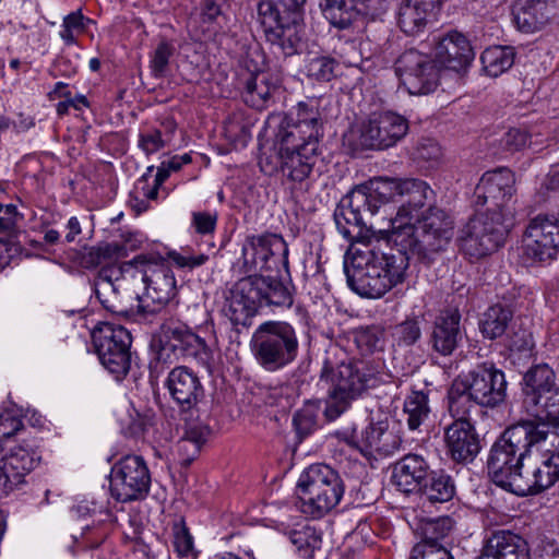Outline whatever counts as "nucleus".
Masks as SVG:
<instances>
[{"mask_svg": "<svg viewBox=\"0 0 559 559\" xmlns=\"http://www.w3.org/2000/svg\"><path fill=\"white\" fill-rule=\"evenodd\" d=\"M241 252L245 266L278 274L247 275L228 290L222 313L237 332L239 326L249 328L262 308H292L296 293L290 280L288 243L281 234L265 230L247 235Z\"/></svg>", "mask_w": 559, "mask_h": 559, "instance_id": "f257e3e1", "label": "nucleus"}, {"mask_svg": "<svg viewBox=\"0 0 559 559\" xmlns=\"http://www.w3.org/2000/svg\"><path fill=\"white\" fill-rule=\"evenodd\" d=\"M393 229L364 245L348 248L344 257V272L350 290L362 298L380 299L407 280L408 247L393 241Z\"/></svg>", "mask_w": 559, "mask_h": 559, "instance_id": "f03ea898", "label": "nucleus"}, {"mask_svg": "<svg viewBox=\"0 0 559 559\" xmlns=\"http://www.w3.org/2000/svg\"><path fill=\"white\" fill-rule=\"evenodd\" d=\"M386 191L371 178L353 187L336 204L333 219L349 248H357V243L362 248L385 230L377 228L371 218L383 212L379 198H384Z\"/></svg>", "mask_w": 559, "mask_h": 559, "instance_id": "7ed1b4c3", "label": "nucleus"}, {"mask_svg": "<svg viewBox=\"0 0 559 559\" xmlns=\"http://www.w3.org/2000/svg\"><path fill=\"white\" fill-rule=\"evenodd\" d=\"M454 235V222L441 207L429 205L412 223H402L393 229V241L408 247L417 261L431 266L444 251Z\"/></svg>", "mask_w": 559, "mask_h": 559, "instance_id": "20e7f679", "label": "nucleus"}, {"mask_svg": "<svg viewBox=\"0 0 559 559\" xmlns=\"http://www.w3.org/2000/svg\"><path fill=\"white\" fill-rule=\"evenodd\" d=\"M508 381L492 361L477 364L452 381L448 390L449 412L469 414L475 405L497 408L507 401Z\"/></svg>", "mask_w": 559, "mask_h": 559, "instance_id": "39448f33", "label": "nucleus"}, {"mask_svg": "<svg viewBox=\"0 0 559 559\" xmlns=\"http://www.w3.org/2000/svg\"><path fill=\"white\" fill-rule=\"evenodd\" d=\"M307 0H260L258 20L265 40L276 46L285 59L300 55L304 46Z\"/></svg>", "mask_w": 559, "mask_h": 559, "instance_id": "423d86ee", "label": "nucleus"}, {"mask_svg": "<svg viewBox=\"0 0 559 559\" xmlns=\"http://www.w3.org/2000/svg\"><path fill=\"white\" fill-rule=\"evenodd\" d=\"M250 346L262 370L278 372L295 364L300 356L302 332L288 321L267 320L254 330Z\"/></svg>", "mask_w": 559, "mask_h": 559, "instance_id": "0eeeda50", "label": "nucleus"}, {"mask_svg": "<svg viewBox=\"0 0 559 559\" xmlns=\"http://www.w3.org/2000/svg\"><path fill=\"white\" fill-rule=\"evenodd\" d=\"M547 437L545 426L535 420H520L506 428L489 450L487 469L491 481L499 487L520 456L530 457Z\"/></svg>", "mask_w": 559, "mask_h": 559, "instance_id": "6e6552de", "label": "nucleus"}, {"mask_svg": "<svg viewBox=\"0 0 559 559\" xmlns=\"http://www.w3.org/2000/svg\"><path fill=\"white\" fill-rule=\"evenodd\" d=\"M319 381L342 403L354 402L383 382L379 364L355 358L341 362L325 358Z\"/></svg>", "mask_w": 559, "mask_h": 559, "instance_id": "1a4fd4ad", "label": "nucleus"}, {"mask_svg": "<svg viewBox=\"0 0 559 559\" xmlns=\"http://www.w3.org/2000/svg\"><path fill=\"white\" fill-rule=\"evenodd\" d=\"M344 481L337 471L324 463L312 464L299 476L296 493L300 509L313 519L332 511L343 498Z\"/></svg>", "mask_w": 559, "mask_h": 559, "instance_id": "9d476101", "label": "nucleus"}, {"mask_svg": "<svg viewBox=\"0 0 559 559\" xmlns=\"http://www.w3.org/2000/svg\"><path fill=\"white\" fill-rule=\"evenodd\" d=\"M513 221L514 216L475 209V214L460 231V250L476 260L498 251L504 246Z\"/></svg>", "mask_w": 559, "mask_h": 559, "instance_id": "9b49d317", "label": "nucleus"}, {"mask_svg": "<svg viewBox=\"0 0 559 559\" xmlns=\"http://www.w3.org/2000/svg\"><path fill=\"white\" fill-rule=\"evenodd\" d=\"M522 405L533 415L539 425L551 424L559 436V384L556 373L547 364H537L528 368L520 382Z\"/></svg>", "mask_w": 559, "mask_h": 559, "instance_id": "f8f14e48", "label": "nucleus"}, {"mask_svg": "<svg viewBox=\"0 0 559 559\" xmlns=\"http://www.w3.org/2000/svg\"><path fill=\"white\" fill-rule=\"evenodd\" d=\"M150 348L155 355L150 362L151 373L159 364L169 367L180 358L205 360L211 355L205 338L187 324L173 321L159 325L158 331L152 335Z\"/></svg>", "mask_w": 559, "mask_h": 559, "instance_id": "ddd939ff", "label": "nucleus"}, {"mask_svg": "<svg viewBox=\"0 0 559 559\" xmlns=\"http://www.w3.org/2000/svg\"><path fill=\"white\" fill-rule=\"evenodd\" d=\"M237 86L243 102L257 110L274 105L285 91L281 76L264 70L249 52L238 61Z\"/></svg>", "mask_w": 559, "mask_h": 559, "instance_id": "4468645a", "label": "nucleus"}, {"mask_svg": "<svg viewBox=\"0 0 559 559\" xmlns=\"http://www.w3.org/2000/svg\"><path fill=\"white\" fill-rule=\"evenodd\" d=\"M323 136L324 121L314 99L299 102L285 112L275 133V139L285 144H298L312 152L321 151Z\"/></svg>", "mask_w": 559, "mask_h": 559, "instance_id": "2eb2a0df", "label": "nucleus"}, {"mask_svg": "<svg viewBox=\"0 0 559 559\" xmlns=\"http://www.w3.org/2000/svg\"><path fill=\"white\" fill-rule=\"evenodd\" d=\"M373 182L384 186L388 190L384 198H379L383 213L388 209L396 210L395 218H390V229L397 228L396 223H412L417 215L425 211L428 185L420 179H395L389 177H373Z\"/></svg>", "mask_w": 559, "mask_h": 559, "instance_id": "dca6fc26", "label": "nucleus"}, {"mask_svg": "<svg viewBox=\"0 0 559 559\" xmlns=\"http://www.w3.org/2000/svg\"><path fill=\"white\" fill-rule=\"evenodd\" d=\"M394 69L402 85L411 95L433 93L442 75L433 53H425L416 48L405 49L396 58Z\"/></svg>", "mask_w": 559, "mask_h": 559, "instance_id": "f3484780", "label": "nucleus"}, {"mask_svg": "<svg viewBox=\"0 0 559 559\" xmlns=\"http://www.w3.org/2000/svg\"><path fill=\"white\" fill-rule=\"evenodd\" d=\"M515 175L507 167L487 170L474 189L472 205L475 209L514 216Z\"/></svg>", "mask_w": 559, "mask_h": 559, "instance_id": "a211bd4d", "label": "nucleus"}, {"mask_svg": "<svg viewBox=\"0 0 559 559\" xmlns=\"http://www.w3.org/2000/svg\"><path fill=\"white\" fill-rule=\"evenodd\" d=\"M151 487V473L145 460L128 454L118 460L110 471V492L120 502L146 498Z\"/></svg>", "mask_w": 559, "mask_h": 559, "instance_id": "6ab92c4d", "label": "nucleus"}, {"mask_svg": "<svg viewBox=\"0 0 559 559\" xmlns=\"http://www.w3.org/2000/svg\"><path fill=\"white\" fill-rule=\"evenodd\" d=\"M409 131V121L392 110L371 112L361 123L360 143L365 148L384 151L394 147Z\"/></svg>", "mask_w": 559, "mask_h": 559, "instance_id": "aec40b11", "label": "nucleus"}, {"mask_svg": "<svg viewBox=\"0 0 559 559\" xmlns=\"http://www.w3.org/2000/svg\"><path fill=\"white\" fill-rule=\"evenodd\" d=\"M164 388L185 420L192 418L199 412V405L205 400L201 377L188 366H175L168 372Z\"/></svg>", "mask_w": 559, "mask_h": 559, "instance_id": "412c9836", "label": "nucleus"}, {"mask_svg": "<svg viewBox=\"0 0 559 559\" xmlns=\"http://www.w3.org/2000/svg\"><path fill=\"white\" fill-rule=\"evenodd\" d=\"M318 5L332 27L345 31L360 19H379L388 11L389 0H319Z\"/></svg>", "mask_w": 559, "mask_h": 559, "instance_id": "4be33fe9", "label": "nucleus"}, {"mask_svg": "<svg viewBox=\"0 0 559 559\" xmlns=\"http://www.w3.org/2000/svg\"><path fill=\"white\" fill-rule=\"evenodd\" d=\"M450 414L453 420L443 431L445 454L455 464L466 466L475 461L481 450L480 436L469 414Z\"/></svg>", "mask_w": 559, "mask_h": 559, "instance_id": "5701e85b", "label": "nucleus"}, {"mask_svg": "<svg viewBox=\"0 0 559 559\" xmlns=\"http://www.w3.org/2000/svg\"><path fill=\"white\" fill-rule=\"evenodd\" d=\"M522 241L527 260L539 263L555 260L559 253V222L537 215L530 221Z\"/></svg>", "mask_w": 559, "mask_h": 559, "instance_id": "b1692460", "label": "nucleus"}, {"mask_svg": "<svg viewBox=\"0 0 559 559\" xmlns=\"http://www.w3.org/2000/svg\"><path fill=\"white\" fill-rule=\"evenodd\" d=\"M134 267H142L143 282L147 298L169 304L177 295L175 274L167 260L162 255L139 254L130 262Z\"/></svg>", "mask_w": 559, "mask_h": 559, "instance_id": "393cba45", "label": "nucleus"}, {"mask_svg": "<svg viewBox=\"0 0 559 559\" xmlns=\"http://www.w3.org/2000/svg\"><path fill=\"white\" fill-rule=\"evenodd\" d=\"M455 520L450 515L420 516L416 519L414 535L418 542L412 547L409 557L453 550L451 534Z\"/></svg>", "mask_w": 559, "mask_h": 559, "instance_id": "a878e982", "label": "nucleus"}, {"mask_svg": "<svg viewBox=\"0 0 559 559\" xmlns=\"http://www.w3.org/2000/svg\"><path fill=\"white\" fill-rule=\"evenodd\" d=\"M464 336L465 330L460 310L444 308L431 321L427 332V345L433 353L449 357L462 346Z\"/></svg>", "mask_w": 559, "mask_h": 559, "instance_id": "bb28decb", "label": "nucleus"}, {"mask_svg": "<svg viewBox=\"0 0 559 559\" xmlns=\"http://www.w3.org/2000/svg\"><path fill=\"white\" fill-rule=\"evenodd\" d=\"M433 56L442 73L453 72L463 75L475 59V51L464 34L450 31L437 41Z\"/></svg>", "mask_w": 559, "mask_h": 559, "instance_id": "cd10ccee", "label": "nucleus"}, {"mask_svg": "<svg viewBox=\"0 0 559 559\" xmlns=\"http://www.w3.org/2000/svg\"><path fill=\"white\" fill-rule=\"evenodd\" d=\"M275 160L272 170H280L289 180L302 182L312 173L321 151L312 152L298 144H285L284 141L275 139L273 143Z\"/></svg>", "mask_w": 559, "mask_h": 559, "instance_id": "c85d7f7f", "label": "nucleus"}, {"mask_svg": "<svg viewBox=\"0 0 559 559\" xmlns=\"http://www.w3.org/2000/svg\"><path fill=\"white\" fill-rule=\"evenodd\" d=\"M444 0H401L397 24L406 35H417L432 23L442 9Z\"/></svg>", "mask_w": 559, "mask_h": 559, "instance_id": "c756f323", "label": "nucleus"}, {"mask_svg": "<svg viewBox=\"0 0 559 559\" xmlns=\"http://www.w3.org/2000/svg\"><path fill=\"white\" fill-rule=\"evenodd\" d=\"M430 471L423 455L408 453L393 465L392 481L404 493L419 492Z\"/></svg>", "mask_w": 559, "mask_h": 559, "instance_id": "7c9ffc66", "label": "nucleus"}, {"mask_svg": "<svg viewBox=\"0 0 559 559\" xmlns=\"http://www.w3.org/2000/svg\"><path fill=\"white\" fill-rule=\"evenodd\" d=\"M477 559H532L528 543L522 536L500 530L487 538Z\"/></svg>", "mask_w": 559, "mask_h": 559, "instance_id": "2f4dec72", "label": "nucleus"}, {"mask_svg": "<svg viewBox=\"0 0 559 559\" xmlns=\"http://www.w3.org/2000/svg\"><path fill=\"white\" fill-rule=\"evenodd\" d=\"M514 309L511 305L496 302L480 316L478 329L481 336L489 341L502 338L513 324Z\"/></svg>", "mask_w": 559, "mask_h": 559, "instance_id": "473e14b6", "label": "nucleus"}, {"mask_svg": "<svg viewBox=\"0 0 559 559\" xmlns=\"http://www.w3.org/2000/svg\"><path fill=\"white\" fill-rule=\"evenodd\" d=\"M388 419L377 423L370 421L364 429L365 448L367 453L371 451L378 452L380 455H390L401 447L402 439L393 430L389 428Z\"/></svg>", "mask_w": 559, "mask_h": 559, "instance_id": "72a5a7b5", "label": "nucleus"}, {"mask_svg": "<svg viewBox=\"0 0 559 559\" xmlns=\"http://www.w3.org/2000/svg\"><path fill=\"white\" fill-rule=\"evenodd\" d=\"M518 465H513L507 478L499 485L503 490L519 497L536 496L534 486L535 467L533 454L530 457L520 456Z\"/></svg>", "mask_w": 559, "mask_h": 559, "instance_id": "f704fd0d", "label": "nucleus"}, {"mask_svg": "<svg viewBox=\"0 0 559 559\" xmlns=\"http://www.w3.org/2000/svg\"><path fill=\"white\" fill-rule=\"evenodd\" d=\"M227 9V0H202L200 26L204 39H212L216 35L225 33L228 24Z\"/></svg>", "mask_w": 559, "mask_h": 559, "instance_id": "c9c22d12", "label": "nucleus"}, {"mask_svg": "<svg viewBox=\"0 0 559 559\" xmlns=\"http://www.w3.org/2000/svg\"><path fill=\"white\" fill-rule=\"evenodd\" d=\"M1 461L7 463L12 476L15 478L16 485L24 483V477L31 473L40 461L38 453L32 448L15 445L7 449L0 454Z\"/></svg>", "mask_w": 559, "mask_h": 559, "instance_id": "e433bc0d", "label": "nucleus"}, {"mask_svg": "<svg viewBox=\"0 0 559 559\" xmlns=\"http://www.w3.org/2000/svg\"><path fill=\"white\" fill-rule=\"evenodd\" d=\"M91 337L94 349L109 350L114 347H131L132 344L131 333L124 326L105 321L93 328Z\"/></svg>", "mask_w": 559, "mask_h": 559, "instance_id": "4c0bfd02", "label": "nucleus"}, {"mask_svg": "<svg viewBox=\"0 0 559 559\" xmlns=\"http://www.w3.org/2000/svg\"><path fill=\"white\" fill-rule=\"evenodd\" d=\"M419 493L431 503L451 501L456 493L454 478L444 469H431Z\"/></svg>", "mask_w": 559, "mask_h": 559, "instance_id": "58836bf2", "label": "nucleus"}, {"mask_svg": "<svg viewBox=\"0 0 559 559\" xmlns=\"http://www.w3.org/2000/svg\"><path fill=\"white\" fill-rule=\"evenodd\" d=\"M139 305L136 308L126 309L121 312L128 321L139 324L152 325L162 324L167 314L166 307L168 304L159 300H152L147 298L145 293L143 297L136 296Z\"/></svg>", "mask_w": 559, "mask_h": 559, "instance_id": "ea45409f", "label": "nucleus"}, {"mask_svg": "<svg viewBox=\"0 0 559 559\" xmlns=\"http://www.w3.org/2000/svg\"><path fill=\"white\" fill-rule=\"evenodd\" d=\"M342 63L330 53L309 57L305 64L306 76L317 83H329L342 75Z\"/></svg>", "mask_w": 559, "mask_h": 559, "instance_id": "a19ab883", "label": "nucleus"}, {"mask_svg": "<svg viewBox=\"0 0 559 559\" xmlns=\"http://www.w3.org/2000/svg\"><path fill=\"white\" fill-rule=\"evenodd\" d=\"M320 401H307L293 414L296 444L302 443L320 428Z\"/></svg>", "mask_w": 559, "mask_h": 559, "instance_id": "79ce46f5", "label": "nucleus"}, {"mask_svg": "<svg viewBox=\"0 0 559 559\" xmlns=\"http://www.w3.org/2000/svg\"><path fill=\"white\" fill-rule=\"evenodd\" d=\"M515 57L514 47L497 45L486 48L480 55V61L487 75L498 78L512 68Z\"/></svg>", "mask_w": 559, "mask_h": 559, "instance_id": "37998d69", "label": "nucleus"}, {"mask_svg": "<svg viewBox=\"0 0 559 559\" xmlns=\"http://www.w3.org/2000/svg\"><path fill=\"white\" fill-rule=\"evenodd\" d=\"M131 347H114L94 349L100 364L115 377L116 380H123L131 369Z\"/></svg>", "mask_w": 559, "mask_h": 559, "instance_id": "c03bdc74", "label": "nucleus"}, {"mask_svg": "<svg viewBox=\"0 0 559 559\" xmlns=\"http://www.w3.org/2000/svg\"><path fill=\"white\" fill-rule=\"evenodd\" d=\"M283 533L296 547L298 555L306 559L313 558L316 549L320 548L322 542L321 534L310 525L285 530Z\"/></svg>", "mask_w": 559, "mask_h": 559, "instance_id": "a18cd8bd", "label": "nucleus"}, {"mask_svg": "<svg viewBox=\"0 0 559 559\" xmlns=\"http://www.w3.org/2000/svg\"><path fill=\"white\" fill-rule=\"evenodd\" d=\"M409 157L419 168H436L442 157V150L437 140L419 138L409 148Z\"/></svg>", "mask_w": 559, "mask_h": 559, "instance_id": "49530a36", "label": "nucleus"}, {"mask_svg": "<svg viewBox=\"0 0 559 559\" xmlns=\"http://www.w3.org/2000/svg\"><path fill=\"white\" fill-rule=\"evenodd\" d=\"M429 391L412 389L411 394L405 399L404 412L407 414V426L416 430L428 417L430 408L428 405Z\"/></svg>", "mask_w": 559, "mask_h": 559, "instance_id": "de8ad7c7", "label": "nucleus"}, {"mask_svg": "<svg viewBox=\"0 0 559 559\" xmlns=\"http://www.w3.org/2000/svg\"><path fill=\"white\" fill-rule=\"evenodd\" d=\"M352 334L354 343L362 354H373L384 347L385 332L379 325L359 326Z\"/></svg>", "mask_w": 559, "mask_h": 559, "instance_id": "09e8293b", "label": "nucleus"}, {"mask_svg": "<svg viewBox=\"0 0 559 559\" xmlns=\"http://www.w3.org/2000/svg\"><path fill=\"white\" fill-rule=\"evenodd\" d=\"M423 316H407L405 320L397 323L394 328V337L399 346L412 347L416 345L423 336Z\"/></svg>", "mask_w": 559, "mask_h": 559, "instance_id": "8fccbe9b", "label": "nucleus"}, {"mask_svg": "<svg viewBox=\"0 0 559 559\" xmlns=\"http://www.w3.org/2000/svg\"><path fill=\"white\" fill-rule=\"evenodd\" d=\"M503 344L511 353H519L525 356L532 354L535 343L533 334L527 329L514 323L510 326L507 334L503 335Z\"/></svg>", "mask_w": 559, "mask_h": 559, "instance_id": "3c124183", "label": "nucleus"}, {"mask_svg": "<svg viewBox=\"0 0 559 559\" xmlns=\"http://www.w3.org/2000/svg\"><path fill=\"white\" fill-rule=\"evenodd\" d=\"M176 48L174 45L163 39L151 55L150 69L154 78H165L169 67V60L174 56Z\"/></svg>", "mask_w": 559, "mask_h": 559, "instance_id": "603ef678", "label": "nucleus"}, {"mask_svg": "<svg viewBox=\"0 0 559 559\" xmlns=\"http://www.w3.org/2000/svg\"><path fill=\"white\" fill-rule=\"evenodd\" d=\"M212 429L206 424H195L186 429L183 437L179 441V449L188 451L192 447L194 454H199L203 444L207 441Z\"/></svg>", "mask_w": 559, "mask_h": 559, "instance_id": "864d4df0", "label": "nucleus"}, {"mask_svg": "<svg viewBox=\"0 0 559 559\" xmlns=\"http://www.w3.org/2000/svg\"><path fill=\"white\" fill-rule=\"evenodd\" d=\"M174 548L179 557H187L193 550V537L183 518L173 524Z\"/></svg>", "mask_w": 559, "mask_h": 559, "instance_id": "5fc2aeb1", "label": "nucleus"}, {"mask_svg": "<svg viewBox=\"0 0 559 559\" xmlns=\"http://www.w3.org/2000/svg\"><path fill=\"white\" fill-rule=\"evenodd\" d=\"M225 135L236 147H245L252 138L251 124L243 120H229L225 124Z\"/></svg>", "mask_w": 559, "mask_h": 559, "instance_id": "6e6d98bb", "label": "nucleus"}, {"mask_svg": "<svg viewBox=\"0 0 559 559\" xmlns=\"http://www.w3.org/2000/svg\"><path fill=\"white\" fill-rule=\"evenodd\" d=\"M168 144V139H164L162 130L158 128H148L139 134L138 145L146 154L152 155Z\"/></svg>", "mask_w": 559, "mask_h": 559, "instance_id": "4d7b16f0", "label": "nucleus"}, {"mask_svg": "<svg viewBox=\"0 0 559 559\" xmlns=\"http://www.w3.org/2000/svg\"><path fill=\"white\" fill-rule=\"evenodd\" d=\"M531 135L527 131L511 128L500 140L501 147L509 153H515L525 148L530 142Z\"/></svg>", "mask_w": 559, "mask_h": 559, "instance_id": "13d9d810", "label": "nucleus"}, {"mask_svg": "<svg viewBox=\"0 0 559 559\" xmlns=\"http://www.w3.org/2000/svg\"><path fill=\"white\" fill-rule=\"evenodd\" d=\"M217 213L193 212L191 225L197 234L211 235L215 231L217 225Z\"/></svg>", "mask_w": 559, "mask_h": 559, "instance_id": "bf43d9fd", "label": "nucleus"}, {"mask_svg": "<svg viewBox=\"0 0 559 559\" xmlns=\"http://www.w3.org/2000/svg\"><path fill=\"white\" fill-rule=\"evenodd\" d=\"M154 166H148L146 171L138 179L134 192L141 193L147 200H156L158 198L159 188L153 182Z\"/></svg>", "mask_w": 559, "mask_h": 559, "instance_id": "052dcab7", "label": "nucleus"}, {"mask_svg": "<svg viewBox=\"0 0 559 559\" xmlns=\"http://www.w3.org/2000/svg\"><path fill=\"white\" fill-rule=\"evenodd\" d=\"M23 423L16 417H0V454L4 451V441H8L23 429Z\"/></svg>", "mask_w": 559, "mask_h": 559, "instance_id": "680f3d73", "label": "nucleus"}, {"mask_svg": "<svg viewBox=\"0 0 559 559\" xmlns=\"http://www.w3.org/2000/svg\"><path fill=\"white\" fill-rule=\"evenodd\" d=\"M167 257L178 267H181V269L188 267L189 270L201 266V265L205 264L209 260V255H206L204 253L187 257V255H182L181 253H179L175 250L168 251Z\"/></svg>", "mask_w": 559, "mask_h": 559, "instance_id": "e2e57ef3", "label": "nucleus"}, {"mask_svg": "<svg viewBox=\"0 0 559 559\" xmlns=\"http://www.w3.org/2000/svg\"><path fill=\"white\" fill-rule=\"evenodd\" d=\"M127 243H119V242H106L100 243V250L104 258V261L112 260V259H120L126 258L128 255L129 249H134V245H131L128 247V243L131 242V239H127Z\"/></svg>", "mask_w": 559, "mask_h": 559, "instance_id": "0e129e2a", "label": "nucleus"}, {"mask_svg": "<svg viewBox=\"0 0 559 559\" xmlns=\"http://www.w3.org/2000/svg\"><path fill=\"white\" fill-rule=\"evenodd\" d=\"M328 399L331 401V404L326 406L324 414L329 420H334L340 417L346 409H348L353 402L347 401L342 403L337 397H335L331 392H326Z\"/></svg>", "mask_w": 559, "mask_h": 559, "instance_id": "69168bd1", "label": "nucleus"}, {"mask_svg": "<svg viewBox=\"0 0 559 559\" xmlns=\"http://www.w3.org/2000/svg\"><path fill=\"white\" fill-rule=\"evenodd\" d=\"M91 22L92 20L85 17L82 13V10L79 9L64 16L62 27L83 32L86 27V23Z\"/></svg>", "mask_w": 559, "mask_h": 559, "instance_id": "338daca9", "label": "nucleus"}, {"mask_svg": "<svg viewBox=\"0 0 559 559\" xmlns=\"http://www.w3.org/2000/svg\"><path fill=\"white\" fill-rule=\"evenodd\" d=\"M535 559H559V544L555 539L542 540Z\"/></svg>", "mask_w": 559, "mask_h": 559, "instance_id": "774afa93", "label": "nucleus"}]
</instances>
